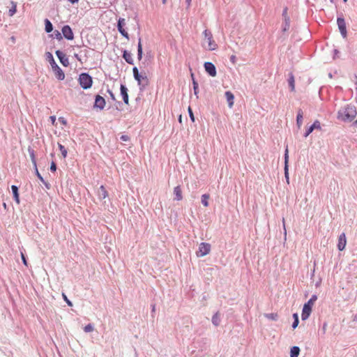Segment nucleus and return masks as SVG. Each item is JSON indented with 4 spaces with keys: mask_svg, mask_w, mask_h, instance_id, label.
I'll list each match as a JSON object with an SVG mask.
<instances>
[{
    "mask_svg": "<svg viewBox=\"0 0 357 357\" xmlns=\"http://www.w3.org/2000/svg\"><path fill=\"white\" fill-rule=\"evenodd\" d=\"M93 329H94L93 326L92 324H89L86 326H85V327L84 328V331L86 333H89V332L93 331Z\"/></svg>",
    "mask_w": 357,
    "mask_h": 357,
    "instance_id": "obj_32",
    "label": "nucleus"
},
{
    "mask_svg": "<svg viewBox=\"0 0 357 357\" xmlns=\"http://www.w3.org/2000/svg\"><path fill=\"white\" fill-rule=\"evenodd\" d=\"M121 90V94L123 97V100L125 104L128 105L129 104V98H128V89L126 86L123 84L121 85L120 87Z\"/></svg>",
    "mask_w": 357,
    "mask_h": 357,
    "instance_id": "obj_16",
    "label": "nucleus"
},
{
    "mask_svg": "<svg viewBox=\"0 0 357 357\" xmlns=\"http://www.w3.org/2000/svg\"><path fill=\"white\" fill-rule=\"evenodd\" d=\"M11 189L13 191V194L14 196V199L17 204H20V197H19V193H18V188L16 185H12Z\"/></svg>",
    "mask_w": 357,
    "mask_h": 357,
    "instance_id": "obj_21",
    "label": "nucleus"
},
{
    "mask_svg": "<svg viewBox=\"0 0 357 357\" xmlns=\"http://www.w3.org/2000/svg\"><path fill=\"white\" fill-rule=\"evenodd\" d=\"M13 6L8 10L9 16H13L17 11V6L16 3L12 2Z\"/></svg>",
    "mask_w": 357,
    "mask_h": 357,
    "instance_id": "obj_29",
    "label": "nucleus"
},
{
    "mask_svg": "<svg viewBox=\"0 0 357 357\" xmlns=\"http://www.w3.org/2000/svg\"><path fill=\"white\" fill-rule=\"evenodd\" d=\"M285 178H286V179H287V183H289V173L287 174V175H285Z\"/></svg>",
    "mask_w": 357,
    "mask_h": 357,
    "instance_id": "obj_51",
    "label": "nucleus"
},
{
    "mask_svg": "<svg viewBox=\"0 0 357 357\" xmlns=\"http://www.w3.org/2000/svg\"><path fill=\"white\" fill-rule=\"evenodd\" d=\"M186 2L188 3V5L190 6V3H191V0H186Z\"/></svg>",
    "mask_w": 357,
    "mask_h": 357,
    "instance_id": "obj_53",
    "label": "nucleus"
},
{
    "mask_svg": "<svg viewBox=\"0 0 357 357\" xmlns=\"http://www.w3.org/2000/svg\"><path fill=\"white\" fill-rule=\"evenodd\" d=\"M338 28L340 29V31L344 38H347V27H346V23L343 18L338 17L337 20Z\"/></svg>",
    "mask_w": 357,
    "mask_h": 357,
    "instance_id": "obj_10",
    "label": "nucleus"
},
{
    "mask_svg": "<svg viewBox=\"0 0 357 357\" xmlns=\"http://www.w3.org/2000/svg\"><path fill=\"white\" fill-rule=\"evenodd\" d=\"M192 84H193V89H194L195 95H196L197 96V94L199 93L198 84L194 79H193Z\"/></svg>",
    "mask_w": 357,
    "mask_h": 357,
    "instance_id": "obj_33",
    "label": "nucleus"
},
{
    "mask_svg": "<svg viewBox=\"0 0 357 357\" xmlns=\"http://www.w3.org/2000/svg\"><path fill=\"white\" fill-rule=\"evenodd\" d=\"M288 164H284V175H287L288 172Z\"/></svg>",
    "mask_w": 357,
    "mask_h": 357,
    "instance_id": "obj_45",
    "label": "nucleus"
},
{
    "mask_svg": "<svg viewBox=\"0 0 357 357\" xmlns=\"http://www.w3.org/2000/svg\"><path fill=\"white\" fill-rule=\"evenodd\" d=\"M210 198V195L208 194H204L202 196V203L205 206H208V199Z\"/></svg>",
    "mask_w": 357,
    "mask_h": 357,
    "instance_id": "obj_26",
    "label": "nucleus"
},
{
    "mask_svg": "<svg viewBox=\"0 0 357 357\" xmlns=\"http://www.w3.org/2000/svg\"><path fill=\"white\" fill-rule=\"evenodd\" d=\"M167 0H162V3H163V4H165V3H167Z\"/></svg>",
    "mask_w": 357,
    "mask_h": 357,
    "instance_id": "obj_54",
    "label": "nucleus"
},
{
    "mask_svg": "<svg viewBox=\"0 0 357 357\" xmlns=\"http://www.w3.org/2000/svg\"><path fill=\"white\" fill-rule=\"evenodd\" d=\"M109 93L110 94V96H111L112 99L115 100V97H114V93L111 91H109Z\"/></svg>",
    "mask_w": 357,
    "mask_h": 357,
    "instance_id": "obj_48",
    "label": "nucleus"
},
{
    "mask_svg": "<svg viewBox=\"0 0 357 357\" xmlns=\"http://www.w3.org/2000/svg\"><path fill=\"white\" fill-rule=\"evenodd\" d=\"M30 156H31V160H32V162L33 164V165L35 167H36V159H35V155H34V152L32 150L31 153H30Z\"/></svg>",
    "mask_w": 357,
    "mask_h": 357,
    "instance_id": "obj_35",
    "label": "nucleus"
},
{
    "mask_svg": "<svg viewBox=\"0 0 357 357\" xmlns=\"http://www.w3.org/2000/svg\"><path fill=\"white\" fill-rule=\"evenodd\" d=\"M132 72L134 77L137 81L139 85H148L149 79L145 73H139L137 67L133 68Z\"/></svg>",
    "mask_w": 357,
    "mask_h": 357,
    "instance_id": "obj_4",
    "label": "nucleus"
},
{
    "mask_svg": "<svg viewBox=\"0 0 357 357\" xmlns=\"http://www.w3.org/2000/svg\"><path fill=\"white\" fill-rule=\"evenodd\" d=\"M205 70L212 77H215L217 74L216 68L213 63L211 62H206L204 63Z\"/></svg>",
    "mask_w": 357,
    "mask_h": 357,
    "instance_id": "obj_11",
    "label": "nucleus"
},
{
    "mask_svg": "<svg viewBox=\"0 0 357 357\" xmlns=\"http://www.w3.org/2000/svg\"><path fill=\"white\" fill-rule=\"evenodd\" d=\"M321 130V123L318 120H316L314 123L307 130L304 137H307L314 130Z\"/></svg>",
    "mask_w": 357,
    "mask_h": 357,
    "instance_id": "obj_17",
    "label": "nucleus"
},
{
    "mask_svg": "<svg viewBox=\"0 0 357 357\" xmlns=\"http://www.w3.org/2000/svg\"><path fill=\"white\" fill-rule=\"evenodd\" d=\"M357 115L356 109L354 106L347 105L338 112L337 118L345 122L352 121Z\"/></svg>",
    "mask_w": 357,
    "mask_h": 357,
    "instance_id": "obj_1",
    "label": "nucleus"
},
{
    "mask_svg": "<svg viewBox=\"0 0 357 357\" xmlns=\"http://www.w3.org/2000/svg\"><path fill=\"white\" fill-rule=\"evenodd\" d=\"M300 352L298 347L294 346L291 347L290 351V357H298Z\"/></svg>",
    "mask_w": 357,
    "mask_h": 357,
    "instance_id": "obj_23",
    "label": "nucleus"
},
{
    "mask_svg": "<svg viewBox=\"0 0 357 357\" xmlns=\"http://www.w3.org/2000/svg\"><path fill=\"white\" fill-rule=\"evenodd\" d=\"M230 61H231V63H232L233 64H235V63H236V55H234V54H233V55H231V56H230Z\"/></svg>",
    "mask_w": 357,
    "mask_h": 357,
    "instance_id": "obj_40",
    "label": "nucleus"
},
{
    "mask_svg": "<svg viewBox=\"0 0 357 357\" xmlns=\"http://www.w3.org/2000/svg\"><path fill=\"white\" fill-rule=\"evenodd\" d=\"M59 150L61 152V154H62L63 157L66 158L67 156V150H66V149L64 147V146H63L61 144H59Z\"/></svg>",
    "mask_w": 357,
    "mask_h": 357,
    "instance_id": "obj_31",
    "label": "nucleus"
},
{
    "mask_svg": "<svg viewBox=\"0 0 357 357\" xmlns=\"http://www.w3.org/2000/svg\"><path fill=\"white\" fill-rule=\"evenodd\" d=\"M70 3H77L78 2L79 0H68Z\"/></svg>",
    "mask_w": 357,
    "mask_h": 357,
    "instance_id": "obj_52",
    "label": "nucleus"
},
{
    "mask_svg": "<svg viewBox=\"0 0 357 357\" xmlns=\"http://www.w3.org/2000/svg\"><path fill=\"white\" fill-rule=\"evenodd\" d=\"M212 322L216 326H218L220 324V315H219L218 312L215 313L213 316V317H212Z\"/></svg>",
    "mask_w": 357,
    "mask_h": 357,
    "instance_id": "obj_28",
    "label": "nucleus"
},
{
    "mask_svg": "<svg viewBox=\"0 0 357 357\" xmlns=\"http://www.w3.org/2000/svg\"><path fill=\"white\" fill-rule=\"evenodd\" d=\"M296 123L298 128H301L302 123H303V112L300 109L298 111L297 118H296Z\"/></svg>",
    "mask_w": 357,
    "mask_h": 357,
    "instance_id": "obj_25",
    "label": "nucleus"
},
{
    "mask_svg": "<svg viewBox=\"0 0 357 357\" xmlns=\"http://www.w3.org/2000/svg\"><path fill=\"white\" fill-rule=\"evenodd\" d=\"M188 112H189V115H190V117L192 121L194 122L195 121L194 114H193L192 109L190 107H188Z\"/></svg>",
    "mask_w": 357,
    "mask_h": 357,
    "instance_id": "obj_38",
    "label": "nucleus"
},
{
    "mask_svg": "<svg viewBox=\"0 0 357 357\" xmlns=\"http://www.w3.org/2000/svg\"><path fill=\"white\" fill-rule=\"evenodd\" d=\"M56 38H59V39H61L62 37H61V33L58 31H56Z\"/></svg>",
    "mask_w": 357,
    "mask_h": 357,
    "instance_id": "obj_47",
    "label": "nucleus"
},
{
    "mask_svg": "<svg viewBox=\"0 0 357 357\" xmlns=\"http://www.w3.org/2000/svg\"><path fill=\"white\" fill-rule=\"evenodd\" d=\"M52 70L54 73L55 77L59 80H63L65 78V74L63 71L61 70V68L56 63L54 59L52 57V60L50 62Z\"/></svg>",
    "mask_w": 357,
    "mask_h": 357,
    "instance_id": "obj_6",
    "label": "nucleus"
},
{
    "mask_svg": "<svg viewBox=\"0 0 357 357\" xmlns=\"http://www.w3.org/2000/svg\"><path fill=\"white\" fill-rule=\"evenodd\" d=\"M225 97L228 102L229 107H231L234 105V96L233 93L231 91H226Z\"/></svg>",
    "mask_w": 357,
    "mask_h": 357,
    "instance_id": "obj_19",
    "label": "nucleus"
},
{
    "mask_svg": "<svg viewBox=\"0 0 357 357\" xmlns=\"http://www.w3.org/2000/svg\"><path fill=\"white\" fill-rule=\"evenodd\" d=\"M203 35L204 36V40L207 43V50L210 51L215 50L218 48V45L213 38L212 33L208 29H206L204 31Z\"/></svg>",
    "mask_w": 357,
    "mask_h": 357,
    "instance_id": "obj_3",
    "label": "nucleus"
},
{
    "mask_svg": "<svg viewBox=\"0 0 357 357\" xmlns=\"http://www.w3.org/2000/svg\"><path fill=\"white\" fill-rule=\"evenodd\" d=\"M347 244V238L344 233L340 235L338 238L337 248L338 250L342 251L345 248Z\"/></svg>",
    "mask_w": 357,
    "mask_h": 357,
    "instance_id": "obj_14",
    "label": "nucleus"
},
{
    "mask_svg": "<svg viewBox=\"0 0 357 357\" xmlns=\"http://www.w3.org/2000/svg\"><path fill=\"white\" fill-rule=\"evenodd\" d=\"M354 320H357V314L356 315Z\"/></svg>",
    "mask_w": 357,
    "mask_h": 357,
    "instance_id": "obj_56",
    "label": "nucleus"
},
{
    "mask_svg": "<svg viewBox=\"0 0 357 357\" xmlns=\"http://www.w3.org/2000/svg\"><path fill=\"white\" fill-rule=\"evenodd\" d=\"M55 53L62 65L66 67L68 66L69 61L66 54L59 50L56 51Z\"/></svg>",
    "mask_w": 357,
    "mask_h": 357,
    "instance_id": "obj_13",
    "label": "nucleus"
},
{
    "mask_svg": "<svg viewBox=\"0 0 357 357\" xmlns=\"http://www.w3.org/2000/svg\"><path fill=\"white\" fill-rule=\"evenodd\" d=\"M45 31L47 33H50L52 29H53V26H52V23L50 22V21L47 19H46L45 20Z\"/></svg>",
    "mask_w": 357,
    "mask_h": 357,
    "instance_id": "obj_27",
    "label": "nucleus"
},
{
    "mask_svg": "<svg viewBox=\"0 0 357 357\" xmlns=\"http://www.w3.org/2000/svg\"><path fill=\"white\" fill-rule=\"evenodd\" d=\"M137 58L139 60H141L142 58V45L141 38L139 39L137 45Z\"/></svg>",
    "mask_w": 357,
    "mask_h": 357,
    "instance_id": "obj_24",
    "label": "nucleus"
},
{
    "mask_svg": "<svg viewBox=\"0 0 357 357\" xmlns=\"http://www.w3.org/2000/svg\"><path fill=\"white\" fill-rule=\"evenodd\" d=\"M326 327H327V324H326V323H324V326H323V331H324V333H325V332H326Z\"/></svg>",
    "mask_w": 357,
    "mask_h": 357,
    "instance_id": "obj_49",
    "label": "nucleus"
},
{
    "mask_svg": "<svg viewBox=\"0 0 357 357\" xmlns=\"http://www.w3.org/2000/svg\"><path fill=\"white\" fill-rule=\"evenodd\" d=\"M123 57L126 60V61L127 63H128L129 64H132L133 63V59H132L131 53H130L128 51L125 50L123 52Z\"/></svg>",
    "mask_w": 357,
    "mask_h": 357,
    "instance_id": "obj_20",
    "label": "nucleus"
},
{
    "mask_svg": "<svg viewBox=\"0 0 357 357\" xmlns=\"http://www.w3.org/2000/svg\"><path fill=\"white\" fill-rule=\"evenodd\" d=\"M289 155H288V149L287 148L285 150L284 154V164H288Z\"/></svg>",
    "mask_w": 357,
    "mask_h": 357,
    "instance_id": "obj_39",
    "label": "nucleus"
},
{
    "mask_svg": "<svg viewBox=\"0 0 357 357\" xmlns=\"http://www.w3.org/2000/svg\"><path fill=\"white\" fill-rule=\"evenodd\" d=\"M174 195H175L174 199L176 201H181L183 199L181 186L178 185L174 188Z\"/></svg>",
    "mask_w": 357,
    "mask_h": 357,
    "instance_id": "obj_18",
    "label": "nucleus"
},
{
    "mask_svg": "<svg viewBox=\"0 0 357 357\" xmlns=\"http://www.w3.org/2000/svg\"><path fill=\"white\" fill-rule=\"evenodd\" d=\"M126 20L124 18H119L117 24L118 30L123 36H124L127 39H129V35L124 29V26H126Z\"/></svg>",
    "mask_w": 357,
    "mask_h": 357,
    "instance_id": "obj_9",
    "label": "nucleus"
},
{
    "mask_svg": "<svg viewBox=\"0 0 357 357\" xmlns=\"http://www.w3.org/2000/svg\"><path fill=\"white\" fill-rule=\"evenodd\" d=\"M355 123L357 125V120L355 121Z\"/></svg>",
    "mask_w": 357,
    "mask_h": 357,
    "instance_id": "obj_58",
    "label": "nucleus"
},
{
    "mask_svg": "<svg viewBox=\"0 0 357 357\" xmlns=\"http://www.w3.org/2000/svg\"><path fill=\"white\" fill-rule=\"evenodd\" d=\"M62 296H63V298L64 301H65L66 302V303L68 304V305H69V306H72V305H73L72 302H71L70 301H69V300H68V298H67V296H66V294H62Z\"/></svg>",
    "mask_w": 357,
    "mask_h": 357,
    "instance_id": "obj_36",
    "label": "nucleus"
},
{
    "mask_svg": "<svg viewBox=\"0 0 357 357\" xmlns=\"http://www.w3.org/2000/svg\"><path fill=\"white\" fill-rule=\"evenodd\" d=\"M289 86L291 87V91H294V89H295V82H294V76L292 75L289 77Z\"/></svg>",
    "mask_w": 357,
    "mask_h": 357,
    "instance_id": "obj_30",
    "label": "nucleus"
},
{
    "mask_svg": "<svg viewBox=\"0 0 357 357\" xmlns=\"http://www.w3.org/2000/svg\"><path fill=\"white\" fill-rule=\"evenodd\" d=\"M288 8L285 7L282 11V17L284 22L282 24V31L286 32L289 29L290 27V18L288 15Z\"/></svg>",
    "mask_w": 357,
    "mask_h": 357,
    "instance_id": "obj_8",
    "label": "nucleus"
},
{
    "mask_svg": "<svg viewBox=\"0 0 357 357\" xmlns=\"http://www.w3.org/2000/svg\"><path fill=\"white\" fill-rule=\"evenodd\" d=\"M105 98L100 95H97L95 99V107L102 109L105 107Z\"/></svg>",
    "mask_w": 357,
    "mask_h": 357,
    "instance_id": "obj_15",
    "label": "nucleus"
},
{
    "mask_svg": "<svg viewBox=\"0 0 357 357\" xmlns=\"http://www.w3.org/2000/svg\"><path fill=\"white\" fill-rule=\"evenodd\" d=\"M211 252V245L208 243H201L199 245V249L196 252L198 257H202L209 254Z\"/></svg>",
    "mask_w": 357,
    "mask_h": 357,
    "instance_id": "obj_7",
    "label": "nucleus"
},
{
    "mask_svg": "<svg viewBox=\"0 0 357 357\" xmlns=\"http://www.w3.org/2000/svg\"><path fill=\"white\" fill-rule=\"evenodd\" d=\"M50 119H51L52 123L54 124V123L56 121V117L54 116H50Z\"/></svg>",
    "mask_w": 357,
    "mask_h": 357,
    "instance_id": "obj_46",
    "label": "nucleus"
},
{
    "mask_svg": "<svg viewBox=\"0 0 357 357\" xmlns=\"http://www.w3.org/2000/svg\"><path fill=\"white\" fill-rule=\"evenodd\" d=\"M79 83L84 89H88L92 86V77L87 73H82L79 77Z\"/></svg>",
    "mask_w": 357,
    "mask_h": 357,
    "instance_id": "obj_5",
    "label": "nucleus"
},
{
    "mask_svg": "<svg viewBox=\"0 0 357 357\" xmlns=\"http://www.w3.org/2000/svg\"><path fill=\"white\" fill-rule=\"evenodd\" d=\"M99 197L102 199H105L108 196L107 191L103 185H101L98 192Z\"/></svg>",
    "mask_w": 357,
    "mask_h": 357,
    "instance_id": "obj_22",
    "label": "nucleus"
},
{
    "mask_svg": "<svg viewBox=\"0 0 357 357\" xmlns=\"http://www.w3.org/2000/svg\"><path fill=\"white\" fill-rule=\"evenodd\" d=\"M284 225H285L284 219L283 218V226L284 227Z\"/></svg>",
    "mask_w": 357,
    "mask_h": 357,
    "instance_id": "obj_55",
    "label": "nucleus"
},
{
    "mask_svg": "<svg viewBox=\"0 0 357 357\" xmlns=\"http://www.w3.org/2000/svg\"><path fill=\"white\" fill-rule=\"evenodd\" d=\"M317 297L315 295H313L311 298L306 303L303 308L302 314H301V318L303 320L307 319L311 312L312 306L314 305L315 301H317Z\"/></svg>",
    "mask_w": 357,
    "mask_h": 357,
    "instance_id": "obj_2",
    "label": "nucleus"
},
{
    "mask_svg": "<svg viewBox=\"0 0 357 357\" xmlns=\"http://www.w3.org/2000/svg\"><path fill=\"white\" fill-rule=\"evenodd\" d=\"M62 33L68 40H73L74 38L73 31L68 25H66L62 28Z\"/></svg>",
    "mask_w": 357,
    "mask_h": 357,
    "instance_id": "obj_12",
    "label": "nucleus"
},
{
    "mask_svg": "<svg viewBox=\"0 0 357 357\" xmlns=\"http://www.w3.org/2000/svg\"><path fill=\"white\" fill-rule=\"evenodd\" d=\"M62 123L66 124V121H62Z\"/></svg>",
    "mask_w": 357,
    "mask_h": 357,
    "instance_id": "obj_57",
    "label": "nucleus"
},
{
    "mask_svg": "<svg viewBox=\"0 0 357 357\" xmlns=\"http://www.w3.org/2000/svg\"><path fill=\"white\" fill-rule=\"evenodd\" d=\"M21 257H22V259L23 264H24L25 266H27V261H26V258H25L24 255L22 252L21 253Z\"/></svg>",
    "mask_w": 357,
    "mask_h": 357,
    "instance_id": "obj_42",
    "label": "nucleus"
},
{
    "mask_svg": "<svg viewBox=\"0 0 357 357\" xmlns=\"http://www.w3.org/2000/svg\"><path fill=\"white\" fill-rule=\"evenodd\" d=\"M298 320H294V321L292 324L293 328H296L298 326Z\"/></svg>",
    "mask_w": 357,
    "mask_h": 357,
    "instance_id": "obj_44",
    "label": "nucleus"
},
{
    "mask_svg": "<svg viewBox=\"0 0 357 357\" xmlns=\"http://www.w3.org/2000/svg\"><path fill=\"white\" fill-rule=\"evenodd\" d=\"M347 0H344V2H346Z\"/></svg>",
    "mask_w": 357,
    "mask_h": 357,
    "instance_id": "obj_59",
    "label": "nucleus"
},
{
    "mask_svg": "<svg viewBox=\"0 0 357 357\" xmlns=\"http://www.w3.org/2000/svg\"><path fill=\"white\" fill-rule=\"evenodd\" d=\"M56 169V165L55 162H52L50 165V170L52 172H55Z\"/></svg>",
    "mask_w": 357,
    "mask_h": 357,
    "instance_id": "obj_41",
    "label": "nucleus"
},
{
    "mask_svg": "<svg viewBox=\"0 0 357 357\" xmlns=\"http://www.w3.org/2000/svg\"><path fill=\"white\" fill-rule=\"evenodd\" d=\"M121 139L126 142V141L129 140V137L128 135H122L121 137Z\"/></svg>",
    "mask_w": 357,
    "mask_h": 357,
    "instance_id": "obj_43",
    "label": "nucleus"
},
{
    "mask_svg": "<svg viewBox=\"0 0 357 357\" xmlns=\"http://www.w3.org/2000/svg\"><path fill=\"white\" fill-rule=\"evenodd\" d=\"M266 317L268 319H273V320H276L277 318H278V314H275V313H271V314H266Z\"/></svg>",
    "mask_w": 357,
    "mask_h": 357,
    "instance_id": "obj_34",
    "label": "nucleus"
},
{
    "mask_svg": "<svg viewBox=\"0 0 357 357\" xmlns=\"http://www.w3.org/2000/svg\"><path fill=\"white\" fill-rule=\"evenodd\" d=\"M293 317L294 318V320H298V317L297 314H294Z\"/></svg>",
    "mask_w": 357,
    "mask_h": 357,
    "instance_id": "obj_50",
    "label": "nucleus"
},
{
    "mask_svg": "<svg viewBox=\"0 0 357 357\" xmlns=\"http://www.w3.org/2000/svg\"><path fill=\"white\" fill-rule=\"evenodd\" d=\"M36 168V176H38V178L43 182V183H45L44 180H43V178L42 177V176L40 175V174L39 173L38 169H37V167H35Z\"/></svg>",
    "mask_w": 357,
    "mask_h": 357,
    "instance_id": "obj_37",
    "label": "nucleus"
}]
</instances>
